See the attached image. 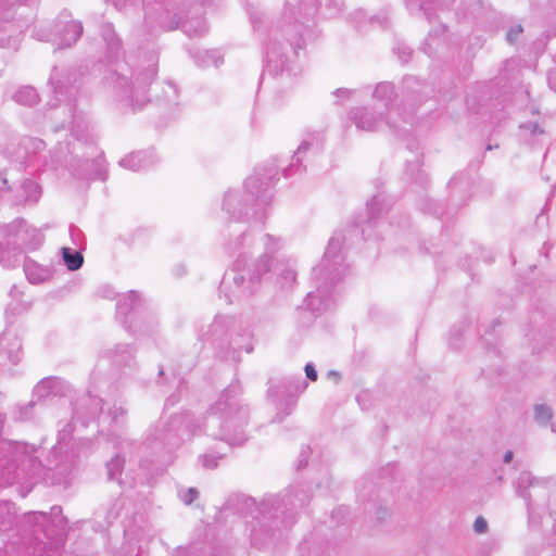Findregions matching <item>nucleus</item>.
Masks as SVG:
<instances>
[{
	"mask_svg": "<svg viewBox=\"0 0 556 556\" xmlns=\"http://www.w3.org/2000/svg\"><path fill=\"white\" fill-rule=\"evenodd\" d=\"M473 530L476 533L482 534L488 530V522L483 517H478L473 522Z\"/></svg>",
	"mask_w": 556,
	"mask_h": 556,
	"instance_id": "obj_10",
	"label": "nucleus"
},
{
	"mask_svg": "<svg viewBox=\"0 0 556 556\" xmlns=\"http://www.w3.org/2000/svg\"><path fill=\"white\" fill-rule=\"evenodd\" d=\"M529 478H530L529 475H526V473L522 475V477H521L522 481H525L526 479L528 480Z\"/></svg>",
	"mask_w": 556,
	"mask_h": 556,
	"instance_id": "obj_19",
	"label": "nucleus"
},
{
	"mask_svg": "<svg viewBox=\"0 0 556 556\" xmlns=\"http://www.w3.org/2000/svg\"><path fill=\"white\" fill-rule=\"evenodd\" d=\"M233 281H235L236 285L239 286L241 282L244 281V277L243 276H236V277H233Z\"/></svg>",
	"mask_w": 556,
	"mask_h": 556,
	"instance_id": "obj_18",
	"label": "nucleus"
},
{
	"mask_svg": "<svg viewBox=\"0 0 556 556\" xmlns=\"http://www.w3.org/2000/svg\"><path fill=\"white\" fill-rule=\"evenodd\" d=\"M15 100L18 103L25 104V105H33L37 103L38 96L36 90L33 87H24L20 89L15 96Z\"/></svg>",
	"mask_w": 556,
	"mask_h": 556,
	"instance_id": "obj_3",
	"label": "nucleus"
},
{
	"mask_svg": "<svg viewBox=\"0 0 556 556\" xmlns=\"http://www.w3.org/2000/svg\"><path fill=\"white\" fill-rule=\"evenodd\" d=\"M67 37L64 39L66 46L76 42L83 33V26L79 22L72 21L66 26Z\"/></svg>",
	"mask_w": 556,
	"mask_h": 556,
	"instance_id": "obj_4",
	"label": "nucleus"
},
{
	"mask_svg": "<svg viewBox=\"0 0 556 556\" xmlns=\"http://www.w3.org/2000/svg\"><path fill=\"white\" fill-rule=\"evenodd\" d=\"M198 496V491L195 489H189L186 495H184L182 500L186 504H190Z\"/></svg>",
	"mask_w": 556,
	"mask_h": 556,
	"instance_id": "obj_14",
	"label": "nucleus"
},
{
	"mask_svg": "<svg viewBox=\"0 0 556 556\" xmlns=\"http://www.w3.org/2000/svg\"><path fill=\"white\" fill-rule=\"evenodd\" d=\"M62 252L64 263L70 270H76L83 265L84 258L79 252L72 253L68 248H63Z\"/></svg>",
	"mask_w": 556,
	"mask_h": 556,
	"instance_id": "obj_2",
	"label": "nucleus"
},
{
	"mask_svg": "<svg viewBox=\"0 0 556 556\" xmlns=\"http://www.w3.org/2000/svg\"><path fill=\"white\" fill-rule=\"evenodd\" d=\"M511 459H513V452H510V451L506 452L504 455V458H503L504 463L508 464L511 462Z\"/></svg>",
	"mask_w": 556,
	"mask_h": 556,
	"instance_id": "obj_17",
	"label": "nucleus"
},
{
	"mask_svg": "<svg viewBox=\"0 0 556 556\" xmlns=\"http://www.w3.org/2000/svg\"><path fill=\"white\" fill-rule=\"evenodd\" d=\"M305 372L307 378H309L311 380L315 381L317 379V371L315 370L313 365L307 364L305 366Z\"/></svg>",
	"mask_w": 556,
	"mask_h": 556,
	"instance_id": "obj_15",
	"label": "nucleus"
},
{
	"mask_svg": "<svg viewBox=\"0 0 556 556\" xmlns=\"http://www.w3.org/2000/svg\"><path fill=\"white\" fill-rule=\"evenodd\" d=\"M148 159L149 156L146 152H134L124 157L121 161V165L129 169L138 170L148 165Z\"/></svg>",
	"mask_w": 556,
	"mask_h": 556,
	"instance_id": "obj_1",
	"label": "nucleus"
},
{
	"mask_svg": "<svg viewBox=\"0 0 556 556\" xmlns=\"http://www.w3.org/2000/svg\"><path fill=\"white\" fill-rule=\"evenodd\" d=\"M202 464L205 468H215L217 466V458L215 456L204 455Z\"/></svg>",
	"mask_w": 556,
	"mask_h": 556,
	"instance_id": "obj_12",
	"label": "nucleus"
},
{
	"mask_svg": "<svg viewBox=\"0 0 556 556\" xmlns=\"http://www.w3.org/2000/svg\"><path fill=\"white\" fill-rule=\"evenodd\" d=\"M338 92H348V90H342V89H339Z\"/></svg>",
	"mask_w": 556,
	"mask_h": 556,
	"instance_id": "obj_21",
	"label": "nucleus"
},
{
	"mask_svg": "<svg viewBox=\"0 0 556 556\" xmlns=\"http://www.w3.org/2000/svg\"><path fill=\"white\" fill-rule=\"evenodd\" d=\"M256 271L253 273L250 277V279H260L261 275L269 270V256L265 255L260 260V262L256 265Z\"/></svg>",
	"mask_w": 556,
	"mask_h": 556,
	"instance_id": "obj_8",
	"label": "nucleus"
},
{
	"mask_svg": "<svg viewBox=\"0 0 556 556\" xmlns=\"http://www.w3.org/2000/svg\"><path fill=\"white\" fill-rule=\"evenodd\" d=\"M355 123L358 128L371 130L375 128L376 119L369 112L364 111L355 116Z\"/></svg>",
	"mask_w": 556,
	"mask_h": 556,
	"instance_id": "obj_5",
	"label": "nucleus"
},
{
	"mask_svg": "<svg viewBox=\"0 0 556 556\" xmlns=\"http://www.w3.org/2000/svg\"><path fill=\"white\" fill-rule=\"evenodd\" d=\"M553 416L551 407L540 404L534 407V419L541 425H546Z\"/></svg>",
	"mask_w": 556,
	"mask_h": 556,
	"instance_id": "obj_6",
	"label": "nucleus"
},
{
	"mask_svg": "<svg viewBox=\"0 0 556 556\" xmlns=\"http://www.w3.org/2000/svg\"><path fill=\"white\" fill-rule=\"evenodd\" d=\"M341 248V242L337 239H331L328 244L326 254L330 255L336 253Z\"/></svg>",
	"mask_w": 556,
	"mask_h": 556,
	"instance_id": "obj_13",
	"label": "nucleus"
},
{
	"mask_svg": "<svg viewBox=\"0 0 556 556\" xmlns=\"http://www.w3.org/2000/svg\"><path fill=\"white\" fill-rule=\"evenodd\" d=\"M522 33V27L520 25L516 26V27H513L508 33H507V40L509 42H514L517 37Z\"/></svg>",
	"mask_w": 556,
	"mask_h": 556,
	"instance_id": "obj_11",
	"label": "nucleus"
},
{
	"mask_svg": "<svg viewBox=\"0 0 556 556\" xmlns=\"http://www.w3.org/2000/svg\"><path fill=\"white\" fill-rule=\"evenodd\" d=\"M10 341H11L12 349L8 353L9 354V358L11 359L12 363L16 364L20 361L18 351L21 350V343H20L18 339H16V338H12L11 339L8 336H3L1 338V343L2 344L4 342L10 343Z\"/></svg>",
	"mask_w": 556,
	"mask_h": 556,
	"instance_id": "obj_7",
	"label": "nucleus"
},
{
	"mask_svg": "<svg viewBox=\"0 0 556 556\" xmlns=\"http://www.w3.org/2000/svg\"><path fill=\"white\" fill-rule=\"evenodd\" d=\"M391 89L389 85H380L377 87L376 92H388Z\"/></svg>",
	"mask_w": 556,
	"mask_h": 556,
	"instance_id": "obj_16",
	"label": "nucleus"
},
{
	"mask_svg": "<svg viewBox=\"0 0 556 556\" xmlns=\"http://www.w3.org/2000/svg\"><path fill=\"white\" fill-rule=\"evenodd\" d=\"M294 278H295V274L291 273V279H294Z\"/></svg>",
	"mask_w": 556,
	"mask_h": 556,
	"instance_id": "obj_20",
	"label": "nucleus"
},
{
	"mask_svg": "<svg viewBox=\"0 0 556 556\" xmlns=\"http://www.w3.org/2000/svg\"><path fill=\"white\" fill-rule=\"evenodd\" d=\"M123 466V459L119 456H115L108 464V470L110 478L114 477L115 472H118Z\"/></svg>",
	"mask_w": 556,
	"mask_h": 556,
	"instance_id": "obj_9",
	"label": "nucleus"
}]
</instances>
